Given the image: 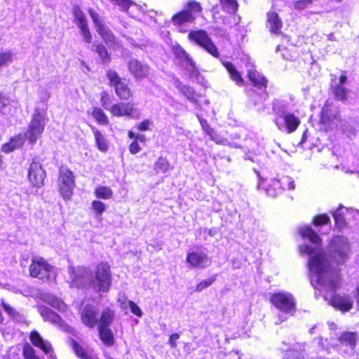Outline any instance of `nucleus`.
<instances>
[{"label": "nucleus", "mask_w": 359, "mask_h": 359, "mask_svg": "<svg viewBox=\"0 0 359 359\" xmlns=\"http://www.w3.org/2000/svg\"><path fill=\"white\" fill-rule=\"evenodd\" d=\"M299 231L302 238L311 243L302 245L299 248L302 255L309 256L311 284L325 292L324 298L332 306L341 311H349L353 301L348 295L328 293L339 287L340 275L339 269L330 264L328 256L321 248V238L310 226L302 227Z\"/></svg>", "instance_id": "1"}, {"label": "nucleus", "mask_w": 359, "mask_h": 359, "mask_svg": "<svg viewBox=\"0 0 359 359\" xmlns=\"http://www.w3.org/2000/svg\"><path fill=\"white\" fill-rule=\"evenodd\" d=\"M329 256L337 265L345 264L351 254V243L346 237L335 236L327 247Z\"/></svg>", "instance_id": "2"}, {"label": "nucleus", "mask_w": 359, "mask_h": 359, "mask_svg": "<svg viewBox=\"0 0 359 359\" xmlns=\"http://www.w3.org/2000/svg\"><path fill=\"white\" fill-rule=\"evenodd\" d=\"M270 302L283 313L282 316H278V321L276 322V324L287 320V317L286 316H292L296 312V301L291 293L286 292L274 293L271 294Z\"/></svg>", "instance_id": "3"}, {"label": "nucleus", "mask_w": 359, "mask_h": 359, "mask_svg": "<svg viewBox=\"0 0 359 359\" xmlns=\"http://www.w3.org/2000/svg\"><path fill=\"white\" fill-rule=\"evenodd\" d=\"M111 285V273L107 263L99 264L92 274L91 288L98 291L107 292Z\"/></svg>", "instance_id": "4"}, {"label": "nucleus", "mask_w": 359, "mask_h": 359, "mask_svg": "<svg viewBox=\"0 0 359 359\" xmlns=\"http://www.w3.org/2000/svg\"><path fill=\"white\" fill-rule=\"evenodd\" d=\"M58 189L64 200L72 198L73 190L75 187L74 173L66 167H61L59 170Z\"/></svg>", "instance_id": "5"}, {"label": "nucleus", "mask_w": 359, "mask_h": 359, "mask_svg": "<svg viewBox=\"0 0 359 359\" xmlns=\"http://www.w3.org/2000/svg\"><path fill=\"white\" fill-rule=\"evenodd\" d=\"M188 39L195 42L213 57H218L219 56L217 48L205 30L198 29L190 31L188 34Z\"/></svg>", "instance_id": "6"}, {"label": "nucleus", "mask_w": 359, "mask_h": 359, "mask_svg": "<svg viewBox=\"0 0 359 359\" xmlns=\"http://www.w3.org/2000/svg\"><path fill=\"white\" fill-rule=\"evenodd\" d=\"M46 126L45 116L39 109H36L27 131L24 134L31 144H34L41 137Z\"/></svg>", "instance_id": "7"}, {"label": "nucleus", "mask_w": 359, "mask_h": 359, "mask_svg": "<svg viewBox=\"0 0 359 359\" xmlns=\"http://www.w3.org/2000/svg\"><path fill=\"white\" fill-rule=\"evenodd\" d=\"M69 273L72 279L71 287H91L92 272L87 268L79 266L76 268L69 267Z\"/></svg>", "instance_id": "8"}, {"label": "nucleus", "mask_w": 359, "mask_h": 359, "mask_svg": "<svg viewBox=\"0 0 359 359\" xmlns=\"http://www.w3.org/2000/svg\"><path fill=\"white\" fill-rule=\"evenodd\" d=\"M88 13L93 20L95 29L106 43L109 46L116 44V37L110 29L105 25L100 15L92 8H88Z\"/></svg>", "instance_id": "9"}, {"label": "nucleus", "mask_w": 359, "mask_h": 359, "mask_svg": "<svg viewBox=\"0 0 359 359\" xmlns=\"http://www.w3.org/2000/svg\"><path fill=\"white\" fill-rule=\"evenodd\" d=\"M51 271L52 266L43 258L34 257L32 259L29 266V274L32 277L47 281L49 280Z\"/></svg>", "instance_id": "10"}, {"label": "nucleus", "mask_w": 359, "mask_h": 359, "mask_svg": "<svg viewBox=\"0 0 359 359\" xmlns=\"http://www.w3.org/2000/svg\"><path fill=\"white\" fill-rule=\"evenodd\" d=\"M274 123L280 130L292 133L297 130L300 124V121L292 113L282 112L276 115Z\"/></svg>", "instance_id": "11"}, {"label": "nucleus", "mask_w": 359, "mask_h": 359, "mask_svg": "<svg viewBox=\"0 0 359 359\" xmlns=\"http://www.w3.org/2000/svg\"><path fill=\"white\" fill-rule=\"evenodd\" d=\"M110 85L114 87L117 96L123 100L130 99L133 94L128 86L124 83L117 72L114 70H109L107 73Z\"/></svg>", "instance_id": "12"}, {"label": "nucleus", "mask_w": 359, "mask_h": 359, "mask_svg": "<svg viewBox=\"0 0 359 359\" xmlns=\"http://www.w3.org/2000/svg\"><path fill=\"white\" fill-rule=\"evenodd\" d=\"M358 334L354 332H344L339 337L341 349L348 356H357L359 359V352L356 351Z\"/></svg>", "instance_id": "13"}, {"label": "nucleus", "mask_w": 359, "mask_h": 359, "mask_svg": "<svg viewBox=\"0 0 359 359\" xmlns=\"http://www.w3.org/2000/svg\"><path fill=\"white\" fill-rule=\"evenodd\" d=\"M38 311L40 315L46 321H49L53 324H55L57 327H59L61 330L67 332H72L73 331V328L71 327L69 325L65 323L60 318L59 315L56 313L53 312L50 309L47 308L44 306H39Z\"/></svg>", "instance_id": "14"}, {"label": "nucleus", "mask_w": 359, "mask_h": 359, "mask_svg": "<svg viewBox=\"0 0 359 359\" xmlns=\"http://www.w3.org/2000/svg\"><path fill=\"white\" fill-rule=\"evenodd\" d=\"M73 15L74 18V22L80 29L81 34L84 40L87 43H90L92 41V36L88 27L87 18L84 13L79 6H75L73 8Z\"/></svg>", "instance_id": "15"}, {"label": "nucleus", "mask_w": 359, "mask_h": 359, "mask_svg": "<svg viewBox=\"0 0 359 359\" xmlns=\"http://www.w3.org/2000/svg\"><path fill=\"white\" fill-rule=\"evenodd\" d=\"M28 177L32 184L36 187H41L43 184L46 172L40 163L35 161L32 162L28 171Z\"/></svg>", "instance_id": "16"}, {"label": "nucleus", "mask_w": 359, "mask_h": 359, "mask_svg": "<svg viewBox=\"0 0 359 359\" xmlns=\"http://www.w3.org/2000/svg\"><path fill=\"white\" fill-rule=\"evenodd\" d=\"M172 51L175 57L181 62L184 67L190 73L195 74L197 72L196 65L189 53L180 45L172 47Z\"/></svg>", "instance_id": "17"}, {"label": "nucleus", "mask_w": 359, "mask_h": 359, "mask_svg": "<svg viewBox=\"0 0 359 359\" xmlns=\"http://www.w3.org/2000/svg\"><path fill=\"white\" fill-rule=\"evenodd\" d=\"M98 309L93 305H86L81 312L82 323L90 328H93L98 323Z\"/></svg>", "instance_id": "18"}, {"label": "nucleus", "mask_w": 359, "mask_h": 359, "mask_svg": "<svg viewBox=\"0 0 359 359\" xmlns=\"http://www.w3.org/2000/svg\"><path fill=\"white\" fill-rule=\"evenodd\" d=\"M333 78L332 79L331 89L332 92L334 94L336 99L341 101H344L347 98V89L343 86L344 83L347 80V76L346 74H342L339 77V79H337L336 76H332Z\"/></svg>", "instance_id": "19"}, {"label": "nucleus", "mask_w": 359, "mask_h": 359, "mask_svg": "<svg viewBox=\"0 0 359 359\" xmlns=\"http://www.w3.org/2000/svg\"><path fill=\"white\" fill-rule=\"evenodd\" d=\"M187 262L194 268L204 269L210 264V259L205 252H192L187 255Z\"/></svg>", "instance_id": "20"}, {"label": "nucleus", "mask_w": 359, "mask_h": 359, "mask_svg": "<svg viewBox=\"0 0 359 359\" xmlns=\"http://www.w3.org/2000/svg\"><path fill=\"white\" fill-rule=\"evenodd\" d=\"M128 67L129 72L136 79H142L146 77L149 72L148 65H144L139 60L131 58L128 62Z\"/></svg>", "instance_id": "21"}, {"label": "nucleus", "mask_w": 359, "mask_h": 359, "mask_svg": "<svg viewBox=\"0 0 359 359\" xmlns=\"http://www.w3.org/2000/svg\"><path fill=\"white\" fill-rule=\"evenodd\" d=\"M29 339L33 345L40 348L45 353L50 354V359H56L55 356L52 355L53 349L50 344L43 340L38 332L32 331L30 333Z\"/></svg>", "instance_id": "22"}, {"label": "nucleus", "mask_w": 359, "mask_h": 359, "mask_svg": "<svg viewBox=\"0 0 359 359\" xmlns=\"http://www.w3.org/2000/svg\"><path fill=\"white\" fill-rule=\"evenodd\" d=\"M306 357L304 344H295L286 351L282 359H305Z\"/></svg>", "instance_id": "23"}, {"label": "nucleus", "mask_w": 359, "mask_h": 359, "mask_svg": "<svg viewBox=\"0 0 359 359\" xmlns=\"http://www.w3.org/2000/svg\"><path fill=\"white\" fill-rule=\"evenodd\" d=\"M322 119L325 123L336 121V127L341 128L343 127L342 121L341 120L339 111L337 109L332 111L327 102L322 109Z\"/></svg>", "instance_id": "24"}, {"label": "nucleus", "mask_w": 359, "mask_h": 359, "mask_svg": "<svg viewBox=\"0 0 359 359\" xmlns=\"http://www.w3.org/2000/svg\"><path fill=\"white\" fill-rule=\"evenodd\" d=\"M171 23L176 27H181L186 23H192L194 22L193 16L186 12L181 11L172 15L170 20Z\"/></svg>", "instance_id": "25"}, {"label": "nucleus", "mask_w": 359, "mask_h": 359, "mask_svg": "<svg viewBox=\"0 0 359 359\" xmlns=\"http://www.w3.org/2000/svg\"><path fill=\"white\" fill-rule=\"evenodd\" d=\"M112 115L115 116H130L133 111V107L130 103H123L113 104L109 109Z\"/></svg>", "instance_id": "26"}, {"label": "nucleus", "mask_w": 359, "mask_h": 359, "mask_svg": "<svg viewBox=\"0 0 359 359\" xmlns=\"http://www.w3.org/2000/svg\"><path fill=\"white\" fill-rule=\"evenodd\" d=\"M25 137L22 134H18L11 138L10 141L2 145L1 150L5 153H10L20 147L25 140Z\"/></svg>", "instance_id": "27"}, {"label": "nucleus", "mask_w": 359, "mask_h": 359, "mask_svg": "<svg viewBox=\"0 0 359 359\" xmlns=\"http://www.w3.org/2000/svg\"><path fill=\"white\" fill-rule=\"evenodd\" d=\"M267 27L272 33H278L282 28V21L278 13L276 12H269L267 13Z\"/></svg>", "instance_id": "28"}, {"label": "nucleus", "mask_w": 359, "mask_h": 359, "mask_svg": "<svg viewBox=\"0 0 359 359\" xmlns=\"http://www.w3.org/2000/svg\"><path fill=\"white\" fill-rule=\"evenodd\" d=\"M223 65L227 70L229 77L235 82L237 86H242L244 84V80L241 74L236 69V67L231 62H223Z\"/></svg>", "instance_id": "29"}, {"label": "nucleus", "mask_w": 359, "mask_h": 359, "mask_svg": "<svg viewBox=\"0 0 359 359\" xmlns=\"http://www.w3.org/2000/svg\"><path fill=\"white\" fill-rule=\"evenodd\" d=\"M41 299L60 312H64L66 310L67 306L64 302L51 294H42Z\"/></svg>", "instance_id": "30"}, {"label": "nucleus", "mask_w": 359, "mask_h": 359, "mask_svg": "<svg viewBox=\"0 0 359 359\" xmlns=\"http://www.w3.org/2000/svg\"><path fill=\"white\" fill-rule=\"evenodd\" d=\"M248 76L255 86L259 89H266L267 80L259 72L255 69H248Z\"/></svg>", "instance_id": "31"}, {"label": "nucleus", "mask_w": 359, "mask_h": 359, "mask_svg": "<svg viewBox=\"0 0 359 359\" xmlns=\"http://www.w3.org/2000/svg\"><path fill=\"white\" fill-rule=\"evenodd\" d=\"M114 318V312L111 309H106L102 311L100 317H98V327H109Z\"/></svg>", "instance_id": "32"}, {"label": "nucleus", "mask_w": 359, "mask_h": 359, "mask_svg": "<svg viewBox=\"0 0 359 359\" xmlns=\"http://www.w3.org/2000/svg\"><path fill=\"white\" fill-rule=\"evenodd\" d=\"M101 341L107 346H111L114 344L113 333L109 327H98Z\"/></svg>", "instance_id": "33"}, {"label": "nucleus", "mask_w": 359, "mask_h": 359, "mask_svg": "<svg viewBox=\"0 0 359 359\" xmlns=\"http://www.w3.org/2000/svg\"><path fill=\"white\" fill-rule=\"evenodd\" d=\"M348 209L340 205L335 211L332 212V216L335 221L336 226L339 229H343L346 226V222L344 218V212H348Z\"/></svg>", "instance_id": "34"}, {"label": "nucleus", "mask_w": 359, "mask_h": 359, "mask_svg": "<svg viewBox=\"0 0 359 359\" xmlns=\"http://www.w3.org/2000/svg\"><path fill=\"white\" fill-rule=\"evenodd\" d=\"M97 149L102 152L108 150V142L103 134L97 128H92Z\"/></svg>", "instance_id": "35"}, {"label": "nucleus", "mask_w": 359, "mask_h": 359, "mask_svg": "<svg viewBox=\"0 0 359 359\" xmlns=\"http://www.w3.org/2000/svg\"><path fill=\"white\" fill-rule=\"evenodd\" d=\"M111 3L118 6L122 11L128 13H132L133 9L140 10V6L133 2L131 0H109Z\"/></svg>", "instance_id": "36"}, {"label": "nucleus", "mask_w": 359, "mask_h": 359, "mask_svg": "<svg viewBox=\"0 0 359 359\" xmlns=\"http://www.w3.org/2000/svg\"><path fill=\"white\" fill-rule=\"evenodd\" d=\"M95 195L97 198L104 200L110 199L113 196L111 188L106 186H98L95 189Z\"/></svg>", "instance_id": "37"}, {"label": "nucleus", "mask_w": 359, "mask_h": 359, "mask_svg": "<svg viewBox=\"0 0 359 359\" xmlns=\"http://www.w3.org/2000/svg\"><path fill=\"white\" fill-rule=\"evenodd\" d=\"M283 191L282 186L280 185V178H275L271 180V183L266 189V193L269 196L275 197L280 194Z\"/></svg>", "instance_id": "38"}, {"label": "nucleus", "mask_w": 359, "mask_h": 359, "mask_svg": "<svg viewBox=\"0 0 359 359\" xmlns=\"http://www.w3.org/2000/svg\"><path fill=\"white\" fill-rule=\"evenodd\" d=\"M186 12L190 13L193 18L194 20H196L197 14L200 13L202 11V7L199 2L196 1H188L185 9H184Z\"/></svg>", "instance_id": "39"}, {"label": "nucleus", "mask_w": 359, "mask_h": 359, "mask_svg": "<svg viewBox=\"0 0 359 359\" xmlns=\"http://www.w3.org/2000/svg\"><path fill=\"white\" fill-rule=\"evenodd\" d=\"M14 53L8 49L0 52V67L8 66L13 61Z\"/></svg>", "instance_id": "40"}, {"label": "nucleus", "mask_w": 359, "mask_h": 359, "mask_svg": "<svg viewBox=\"0 0 359 359\" xmlns=\"http://www.w3.org/2000/svg\"><path fill=\"white\" fill-rule=\"evenodd\" d=\"M72 347L75 354L81 359H97L88 354V353L76 341H72Z\"/></svg>", "instance_id": "41"}, {"label": "nucleus", "mask_w": 359, "mask_h": 359, "mask_svg": "<svg viewBox=\"0 0 359 359\" xmlns=\"http://www.w3.org/2000/svg\"><path fill=\"white\" fill-rule=\"evenodd\" d=\"M221 6L226 12L234 14L238 10V2L236 0H220Z\"/></svg>", "instance_id": "42"}, {"label": "nucleus", "mask_w": 359, "mask_h": 359, "mask_svg": "<svg viewBox=\"0 0 359 359\" xmlns=\"http://www.w3.org/2000/svg\"><path fill=\"white\" fill-rule=\"evenodd\" d=\"M92 116L99 124L107 125L109 123L107 115L100 108H94Z\"/></svg>", "instance_id": "43"}, {"label": "nucleus", "mask_w": 359, "mask_h": 359, "mask_svg": "<svg viewBox=\"0 0 359 359\" xmlns=\"http://www.w3.org/2000/svg\"><path fill=\"white\" fill-rule=\"evenodd\" d=\"M169 162L163 158H159L154 165V169L157 173H164L169 170Z\"/></svg>", "instance_id": "44"}, {"label": "nucleus", "mask_w": 359, "mask_h": 359, "mask_svg": "<svg viewBox=\"0 0 359 359\" xmlns=\"http://www.w3.org/2000/svg\"><path fill=\"white\" fill-rule=\"evenodd\" d=\"M93 50H95V52L98 54L99 57L104 63H107L109 61V55L104 46L102 44H95L93 45Z\"/></svg>", "instance_id": "45"}, {"label": "nucleus", "mask_w": 359, "mask_h": 359, "mask_svg": "<svg viewBox=\"0 0 359 359\" xmlns=\"http://www.w3.org/2000/svg\"><path fill=\"white\" fill-rule=\"evenodd\" d=\"M279 178L283 190H293L294 189V182L292 178L288 176H282Z\"/></svg>", "instance_id": "46"}, {"label": "nucleus", "mask_w": 359, "mask_h": 359, "mask_svg": "<svg viewBox=\"0 0 359 359\" xmlns=\"http://www.w3.org/2000/svg\"><path fill=\"white\" fill-rule=\"evenodd\" d=\"M179 89L180 92L190 101H194V91L193 89L185 85H180Z\"/></svg>", "instance_id": "47"}, {"label": "nucleus", "mask_w": 359, "mask_h": 359, "mask_svg": "<svg viewBox=\"0 0 359 359\" xmlns=\"http://www.w3.org/2000/svg\"><path fill=\"white\" fill-rule=\"evenodd\" d=\"M215 280H216L215 276H212L206 280H202L197 285V286L196 287V291L201 292L203 290L210 286L215 281Z\"/></svg>", "instance_id": "48"}, {"label": "nucleus", "mask_w": 359, "mask_h": 359, "mask_svg": "<svg viewBox=\"0 0 359 359\" xmlns=\"http://www.w3.org/2000/svg\"><path fill=\"white\" fill-rule=\"evenodd\" d=\"M91 205L93 210L97 215H101L106 210L105 204L100 201H93Z\"/></svg>", "instance_id": "49"}, {"label": "nucleus", "mask_w": 359, "mask_h": 359, "mask_svg": "<svg viewBox=\"0 0 359 359\" xmlns=\"http://www.w3.org/2000/svg\"><path fill=\"white\" fill-rule=\"evenodd\" d=\"M313 0H298L293 3L294 8L297 10H303L311 4Z\"/></svg>", "instance_id": "50"}, {"label": "nucleus", "mask_w": 359, "mask_h": 359, "mask_svg": "<svg viewBox=\"0 0 359 359\" xmlns=\"http://www.w3.org/2000/svg\"><path fill=\"white\" fill-rule=\"evenodd\" d=\"M328 222H330V217L327 215H318L313 219V223L316 226L325 224Z\"/></svg>", "instance_id": "51"}, {"label": "nucleus", "mask_w": 359, "mask_h": 359, "mask_svg": "<svg viewBox=\"0 0 359 359\" xmlns=\"http://www.w3.org/2000/svg\"><path fill=\"white\" fill-rule=\"evenodd\" d=\"M199 121L203 130L206 133V134L210 137H212L214 130L212 128H210L208 121L203 118H199Z\"/></svg>", "instance_id": "52"}, {"label": "nucleus", "mask_w": 359, "mask_h": 359, "mask_svg": "<svg viewBox=\"0 0 359 359\" xmlns=\"http://www.w3.org/2000/svg\"><path fill=\"white\" fill-rule=\"evenodd\" d=\"M128 304L130 309L131 312L138 317H142V311L140 308L133 301L128 300Z\"/></svg>", "instance_id": "53"}, {"label": "nucleus", "mask_w": 359, "mask_h": 359, "mask_svg": "<svg viewBox=\"0 0 359 359\" xmlns=\"http://www.w3.org/2000/svg\"><path fill=\"white\" fill-rule=\"evenodd\" d=\"M9 99L4 94L0 93V112L5 113V109L9 104Z\"/></svg>", "instance_id": "54"}, {"label": "nucleus", "mask_w": 359, "mask_h": 359, "mask_svg": "<svg viewBox=\"0 0 359 359\" xmlns=\"http://www.w3.org/2000/svg\"><path fill=\"white\" fill-rule=\"evenodd\" d=\"M1 304L3 306L4 311L10 316H11L13 318H16L18 316V313L15 311V309L13 307H11L10 305H8V304L5 303L3 300H1Z\"/></svg>", "instance_id": "55"}, {"label": "nucleus", "mask_w": 359, "mask_h": 359, "mask_svg": "<svg viewBox=\"0 0 359 359\" xmlns=\"http://www.w3.org/2000/svg\"><path fill=\"white\" fill-rule=\"evenodd\" d=\"M100 102H101L102 106L105 109L109 111V109H110V107H109L110 100H109V97L108 96V94L106 92H102V93L101 98H100Z\"/></svg>", "instance_id": "56"}, {"label": "nucleus", "mask_w": 359, "mask_h": 359, "mask_svg": "<svg viewBox=\"0 0 359 359\" xmlns=\"http://www.w3.org/2000/svg\"><path fill=\"white\" fill-rule=\"evenodd\" d=\"M152 125V123L150 120L149 119H145L142 122L140 123L137 126V128L139 130H141V131H145V130H150V126Z\"/></svg>", "instance_id": "57"}, {"label": "nucleus", "mask_w": 359, "mask_h": 359, "mask_svg": "<svg viewBox=\"0 0 359 359\" xmlns=\"http://www.w3.org/2000/svg\"><path fill=\"white\" fill-rule=\"evenodd\" d=\"M180 338V334H177V333H174V334H172L170 337H169V339H168V343L170 344V346L172 347V348H176L177 346V343H176V341Z\"/></svg>", "instance_id": "58"}, {"label": "nucleus", "mask_w": 359, "mask_h": 359, "mask_svg": "<svg viewBox=\"0 0 359 359\" xmlns=\"http://www.w3.org/2000/svg\"><path fill=\"white\" fill-rule=\"evenodd\" d=\"M129 151L133 154H136L140 151V147L137 141L135 140L130 144Z\"/></svg>", "instance_id": "59"}, {"label": "nucleus", "mask_w": 359, "mask_h": 359, "mask_svg": "<svg viewBox=\"0 0 359 359\" xmlns=\"http://www.w3.org/2000/svg\"><path fill=\"white\" fill-rule=\"evenodd\" d=\"M135 141L144 142L146 141V137L142 134H137V135L135 136Z\"/></svg>", "instance_id": "60"}, {"label": "nucleus", "mask_w": 359, "mask_h": 359, "mask_svg": "<svg viewBox=\"0 0 359 359\" xmlns=\"http://www.w3.org/2000/svg\"><path fill=\"white\" fill-rule=\"evenodd\" d=\"M318 340V344L319 345V346H320L322 348H325V346H324V343H323V337H319L317 339Z\"/></svg>", "instance_id": "61"}, {"label": "nucleus", "mask_w": 359, "mask_h": 359, "mask_svg": "<svg viewBox=\"0 0 359 359\" xmlns=\"http://www.w3.org/2000/svg\"><path fill=\"white\" fill-rule=\"evenodd\" d=\"M137 135V134H135L132 131H129L128 133V136L131 139H135V136Z\"/></svg>", "instance_id": "62"}, {"label": "nucleus", "mask_w": 359, "mask_h": 359, "mask_svg": "<svg viewBox=\"0 0 359 359\" xmlns=\"http://www.w3.org/2000/svg\"><path fill=\"white\" fill-rule=\"evenodd\" d=\"M316 326H313V327H311L310 330H309V332L311 334H313V332H314V330L316 329Z\"/></svg>", "instance_id": "63"}, {"label": "nucleus", "mask_w": 359, "mask_h": 359, "mask_svg": "<svg viewBox=\"0 0 359 359\" xmlns=\"http://www.w3.org/2000/svg\"><path fill=\"white\" fill-rule=\"evenodd\" d=\"M357 303L359 304V287H358Z\"/></svg>", "instance_id": "64"}]
</instances>
